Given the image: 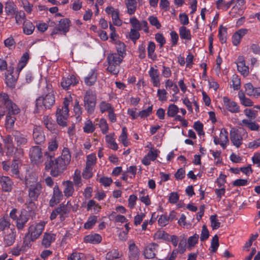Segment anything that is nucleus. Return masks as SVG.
Instances as JSON below:
<instances>
[{"mask_svg": "<svg viewBox=\"0 0 260 260\" xmlns=\"http://www.w3.org/2000/svg\"><path fill=\"white\" fill-rule=\"evenodd\" d=\"M71 154L69 149L64 147L61 154L55 159H53V164L51 166L52 170L50 174L53 177H57L66 171L71 162Z\"/></svg>", "mask_w": 260, "mask_h": 260, "instance_id": "nucleus-1", "label": "nucleus"}, {"mask_svg": "<svg viewBox=\"0 0 260 260\" xmlns=\"http://www.w3.org/2000/svg\"><path fill=\"white\" fill-rule=\"evenodd\" d=\"M0 103L5 104L7 107V115L6 116V125L7 127H12L14 124L16 118L15 115L19 112L17 106L13 103L6 93H3L0 96Z\"/></svg>", "mask_w": 260, "mask_h": 260, "instance_id": "nucleus-2", "label": "nucleus"}, {"mask_svg": "<svg viewBox=\"0 0 260 260\" xmlns=\"http://www.w3.org/2000/svg\"><path fill=\"white\" fill-rule=\"evenodd\" d=\"M58 147V143L56 137L51 138L48 142V151L44 152L45 169L48 170L51 169L53 164V159L54 158V152L57 150Z\"/></svg>", "mask_w": 260, "mask_h": 260, "instance_id": "nucleus-3", "label": "nucleus"}, {"mask_svg": "<svg viewBox=\"0 0 260 260\" xmlns=\"http://www.w3.org/2000/svg\"><path fill=\"white\" fill-rule=\"evenodd\" d=\"M70 101L64 99L63 105L61 108H58L56 113V121L58 125L65 127L67 126V119L69 117V105Z\"/></svg>", "mask_w": 260, "mask_h": 260, "instance_id": "nucleus-4", "label": "nucleus"}, {"mask_svg": "<svg viewBox=\"0 0 260 260\" xmlns=\"http://www.w3.org/2000/svg\"><path fill=\"white\" fill-rule=\"evenodd\" d=\"M55 103V97L51 92H49L45 96H40L36 100V106L38 111L43 109H50Z\"/></svg>", "mask_w": 260, "mask_h": 260, "instance_id": "nucleus-5", "label": "nucleus"}, {"mask_svg": "<svg viewBox=\"0 0 260 260\" xmlns=\"http://www.w3.org/2000/svg\"><path fill=\"white\" fill-rule=\"evenodd\" d=\"M96 101V96L94 92L91 90H87L84 96V104L85 109L88 113L93 112Z\"/></svg>", "mask_w": 260, "mask_h": 260, "instance_id": "nucleus-6", "label": "nucleus"}, {"mask_svg": "<svg viewBox=\"0 0 260 260\" xmlns=\"http://www.w3.org/2000/svg\"><path fill=\"white\" fill-rule=\"evenodd\" d=\"M29 157L33 164L37 165L42 164L44 157L41 148L37 146L32 147L29 150Z\"/></svg>", "mask_w": 260, "mask_h": 260, "instance_id": "nucleus-7", "label": "nucleus"}, {"mask_svg": "<svg viewBox=\"0 0 260 260\" xmlns=\"http://www.w3.org/2000/svg\"><path fill=\"white\" fill-rule=\"evenodd\" d=\"M45 222L44 221L38 223L35 225H31L29 228V233L30 235V239L31 241H34L37 239L42 233Z\"/></svg>", "mask_w": 260, "mask_h": 260, "instance_id": "nucleus-8", "label": "nucleus"}, {"mask_svg": "<svg viewBox=\"0 0 260 260\" xmlns=\"http://www.w3.org/2000/svg\"><path fill=\"white\" fill-rule=\"evenodd\" d=\"M13 137L17 147L25 146L28 143V136L24 132L15 131L13 133Z\"/></svg>", "mask_w": 260, "mask_h": 260, "instance_id": "nucleus-9", "label": "nucleus"}, {"mask_svg": "<svg viewBox=\"0 0 260 260\" xmlns=\"http://www.w3.org/2000/svg\"><path fill=\"white\" fill-rule=\"evenodd\" d=\"M3 240L4 244L10 246L13 244L16 239V231L13 225L9 230V231H6L3 233Z\"/></svg>", "mask_w": 260, "mask_h": 260, "instance_id": "nucleus-10", "label": "nucleus"}, {"mask_svg": "<svg viewBox=\"0 0 260 260\" xmlns=\"http://www.w3.org/2000/svg\"><path fill=\"white\" fill-rule=\"evenodd\" d=\"M29 216L25 210H22L16 219V226L18 230H22L27 222L28 221Z\"/></svg>", "mask_w": 260, "mask_h": 260, "instance_id": "nucleus-11", "label": "nucleus"}, {"mask_svg": "<svg viewBox=\"0 0 260 260\" xmlns=\"http://www.w3.org/2000/svg\"><path fill=\"white\" fill-rule=\"evenodd\" d=\"M214 142L215 144H219L223 149H224L229 141L228 138V133L225 128H222L220 131L219 138L214 137Z\"/></svg>", "mask_w": 260, "mask_h": 260, "instance_id": "nucleus-12", "label": "nucleus"}, {"mask_svg": "<svg viewBox=\"0 0 260 260\" xmlns=\"http://www.w3.org/2000/svg\"><path fill=\"white\" fill-rule=\"evenodd\" d=\"M129 22L133 27V28L139 30L143 29L145 32H148L149 29L148 23L146 21L142 20L140 21L135 17H133L130 18Z\"/></svg>", "mask_w": 260, "mask_h": 260, "instance_id": "nucleus-13", "label": "nucleus"}, {"mask_svg": "<svg viewBox=\"0 0 260 260\" xmlns=\"http://www.w3.org/2000/svg\"><path fill=\"white\" fill-rule=\"evenodd\" d=\"M230 139L233 145L237 148L242 144L243 138L238 131L235 128H232L230 131Z\"/></svg>", "mask_w": 260, "mask_h": 260, "instance_id": "nucleus-14", "label": "nucleus"}, {"mask_svg": "<svg viewBox=\"0 0 260 260\" xmlns=\"http://www.w3.org/2000/svg\"><path fill=\"white\" fill-rule=\"evenodd\" d=\"M32 137L36 143L41 144L45 141V136L42 128L35 125L33 129Z\"/></svg>", "mask_w": 260, "mask_h": 260, "instance_id": "nucleus-15", "label": "nucleus"}, {"mask_svg": "<svg viewBox=\"0 0 260 260\" xmlns=\"http://www.w3.org/2000/svg\"><path fill=\"white\" fill-rule=\"evenodd\" d=\"M3 141L5 147L6 149L7 155L12 156L15 149L12 137L11 135L6 136L3 138Z\"/></svg>", "mask_w": 260, "mask_h": 260, "instance_id": "nucleus-16", "label": "nucleus"}, {"mask_svg": "<svg viewBox=\"0 0 260 260\" xmlns=\"http://www.w3.org/2000/svg\"><path fill=\"white\" fill-rule=\"evenodd\" d=\"M223 102L226 109L232 113H238L240 112V107L238 104L227 96L223 98Z\"/></svg>", "mask_w": 260, "mask_h": 260, "instance_id": "nucleus-17", "label": "nucleus"}, {"mask_svg": "<svg viewBox=\"0 0 260 260\" xmlns=\"http://www.w3.org/2000/svg\"><path fill=\"white\" fill-rule=\"evenodd\" d=\"M29 186V197L31 200H36L41 192L42 186L41 184H30Z\"/></svg>", "mask_w": 260, "mask_h": 260, "instance_id": "nucleus-18", "label": "nucleus"}, {"mask_svg": "<svg viewBox=\"0 0 260 260\" xmlns=\"http://www.w3.org/2000/svg\"><path fill=\"white\" fill-rule=\"evenodd\" d=\"M158 247V245L154 243L148 244L145 247L144 251V255L145 258L150 259L154 258Z\"/></svg>", "mask_w": 260, "mask_h": 260, "instance_id": "nucleus-19", "label": "nucleus"}, {"mask_svg": "<svg viewBox=\"0 0 260 260\" xmlns=\"http://www.w3.org/2000/svg\"><path fill=\"white\" fill-rule=\"evenodd\" d=\"M42 121L44 125L49 131L54 133H56L57 126L51 117L48 115H44L43 117Z\"/></svg>", "mask_w": 260, "mask_h": 260, "instance_id": "nucleus-20", "label": "nucleus"}, {"mask_svg": "<svg viewBox=\"0 0 260 260\" xmlns=\"http://www.w3.org/2000/svg\"><path fill=\"white\" fill-rule=\"evenodd\" d=\"M236 63L238 71L244 77H246L249 73V70L248 67L245 64L244 58L242 56H239Z\"/></svg>", "mask_w": 260, "mask_h": 260, "instance_id": "nucleus-21", "label": "nucleus"}, {"mask_svg": "<svg viewBox=\"0 0 260 260\" xmlns=\"http://www.w3.org/2000/svg\"><path fill=\"white\" fill-rule=\"evenodd\" d=\"M62 197V192L59 189L58 185H55L53 188V193L51 200L49 201V205L53 207L57 204Z\"/></svg>", "mask_w": 260, "mask_h": 260, "instance_id": "nucleus-22", "label": "nucleus"}, {"mask_svg": "<svg viewBox=\"0 0 260 260\" xmlns=\"http://www.w3.org/2000/svg\"><path fill=\"white\" fill-rule=\"evenodd\" d=\"M78 82V80L74 75H70L68 77H63L61 81V87L67 90L70 86L75 85Z\"/></svg>", "mask_w": 260, "mask_h": 260, "instance_id": "nucleus-23", "label": "nucleus"}, {"mask_svg": "<svg viewBox=\"0 0 260 260\" xmlns=\"http://www.w3.org/2000/svg\"><path fill=\"white\" fill-rule=\"evenodd\" d=\"M149 75L153 85L155 87H159L160 83L159 73L158 70L155 69L153 67H151L149 71Z\"/></svg>", "mask_w": 260, "mask_h": 260, "instance_id": "nucleus-24", "label": "nucleus"}, {"mask_svg": "<svg viewBox=\"0 0 260 260\" xmlns=\"http://www.w3.org/2000/svg\"><path fill=\"white\" fill-rule=\"evenodd\" d=\"M128 257L129 260H138L139 257V249L133 242H130L129 244Z\"/></svg>", "mask_w": 260, "mask_h": 260, "instance_id": "nucleus-25", "label": "nucleus"}, {"mask_svg": "<svg viewBox=\"0 0 260 260\" xmlns=\"http://www.w3.org/2000/svg\"><path fill=\"white\" fill-rule=\"evenodd\" d=\"M56 235L52 233H45L42 240V245L45 248H48L55 240Z\"/></svg>", "mask_w": 260, "mask_h": 260, "instance_id": "nucleus-26", "label": "nucleus"}, {"mask_svg": "<svg viewBox=\"0 0 260 260\" xmlns=\"http://www.w3.org/2000/svg\"><path fill=\"white\" fill-rule=\"evenodd\" d=\"M246 29H240L233 35L232 43L234 46H237L240 42L241 39L247 32Z\"/></svg>", "mask_w": 260, "mask_h": 260, "instance_id": "nucleus-27", "label": "nucleus"}, {"mask_svg": "<svg viewBox=\"0 0 260 260\" xmlns=\"http://www.w3.org/2000/svg\"><path fill=\"white\" fill-rule=\"evenodd\" d=\"M0 182L4 191H10L11 190L13 182L9 177L3 176L0 180Z\"/></svg>", "mask_w": 260, "mask_h": 260, "instance_id": "nucleus-28", "label": "nucleus"}, {"mask_svg": "<svg viewBox=\"0 0 260 260\" xmlns=\"http://www.w3.org/2000/svg\"><path fill=\"white\" fill-rule=\"evenodd\" d=\"M11 226L9 218L8 217H3L0 219V232L3 233L11 230Z\"/></svg>", "mask_w": 260, "mask_h": 260, "instance_id": "nucleus-29", "label": "nucleus"}, {"mask_svg": "<svg viewBox=\"0 0 260 260\" xmlns=\"http://www.w3.org/2000/svg\"><path fill=\"white\" fill-rule=\"evenodd\" d=\"M63 184L64 186V189L63 190L64 196L67 198L71 197L74 192V188L73 182L71 181L68 180L64 181L63 183Z\"/></svg>", "mask_w": 260, "mask_h": 260, "instance_id": "nucleus-30", "label": "nucleus"}, {"mask_svg": "<svg viewBox=\"0 0 260 260\" xmlns=\"http://www.w3.org/2000/svg\"><path fill=\"white\" fill-rule=\"evenodd\" d=\"M101 240V236L96 234L88 235L84 238V241L85 243H89L93 244L100 243Z\"/></svg>", "mask_w": 260, "mask_h": 260, "instance_id": "nucleus-31", "label": "nucleus"}, {"mask_svg": "<svg viewBox=\"0 0 260 260\" xmlns=\"http://www.w3.org/2000/svg\"><path fill=\"white\" fill-rule=\"evenodd\" d=\"M70 23L71 21L68 18L61 19L59 21L58 29H60V31H61L64 35L69 30Z\"/></svg>", "mask_w": 260, "mask_h": 260, "instance_id": "nucleus-32", "label": "nucleus"}, {"mask_svg": "<svg viewBox=\"0 0 260 260\" xmlns=\"http://www.w3.org/2000/svg\"><path fill=\"white\" fill-rule=\"evenodd\" d=\"M240 125L246 126L251 131H257L259 129V126L255 121H252L251 120L243 119L239 123Z\"/></svg>", "mask_w": 260, "mask_h": 260, "instance_id": "nucleus-33", "label": "nucleus"}, {"mask_svg": "<svg viewBox=\"0 0 260 260\" xmlns=\"http://www.w3.org/2000/svg\"><path fill=\"white\" fill-rule=\"evenodd\" d=\"M122 58L116 53H112L108 56L107 60L109 64H114L119 66L122 60Z\"/></svg>", "mask_w": 260, "mask_h": 260, "instance_id": "nucleus-34", "label": "nucleus"}, {"mask_svg": "<svg viewBox=\"0 0 260 260\" xmlns=\"http://www.w3.org/2000/svg\"><path fill=\"white\" fill-rule=\"evenodd\" d=\"M238 95L242 105L245 107H250L253 105V102L250 99L246 98L242 91H239Z\"/></svg>", "mask_w": 260, "mask_h": 260, "instance_id": "nucleus-35", "label": "nucleus"}, {"mask_svg": "<svg viewBox=\"0 0 260 260\" xmlns=\"http://www.w3.org/2000/svg\"><path fill=\"white\" fill-rule=\"evenodd\" d=\"M179 32L181 39L187 40H190L191 39L190 31L185 26H182L180 27Z\"/></svg>", "mask_w": 260, "mask_h": 260, "instance_id": "nucleus-36", "label": "nucleus"}, {"mask_svg": "<svg viewBox=\"0 0 260 260\" xmlns=\"http://www.w3.org/2000/svg\"><path fill=\"white\" fill-rule=\"evenodd\" d=\"M125 4L127 8L128 14L132 15L135 13L137 8V2L135 0H125Z\"/></svg>", "mask_w": 260, "mask_h": 260, "instance_id": "nucleus-37", "label": "nucleus"}, {"mask_svg": "<svg viewBox=\"0 0 260 260\" xmlns=\"http://www.w3.org/2000/svg\"><path fill=\"white\" fill-rule=\"evenodd\" d=\"M96 80V74L95 71L91 70L84 79L85 84L88 86L92 85Z\"/></svg>", "mask_w": 260, "mask_h": 260, "instance_id": "nucleus-38", "label": "nucleus"}, {"mask_svg": "<svg viewBox=\"0 0 260 260\" xmlns=\"http://www.w3.org/2000/svg\"><path fill=\"white\" fill-rule=\"evenodd\" d=\"M5 11L7 15H13L17 12V7L13 2L9 1L5 4Z\"/></svg>", "mask_w": 260, "mask_h": 260, "instance_id": "nucleus-39", "label": "nucleus"}, {"mask_svg": "<svg viewBox=\"0 0 260 260\" xmlns=\"http://www.w3.org/2000/svg\"><path fill=\"white\" fill-rule=\"evenodd\" d=\"M15 14V21L18 25L22 23L24 24L26 22L25 14L23 11H17Z\"/></svg>", "mask_w": 260, "mask_h": 260, "instance_id": "nucleus-40", "label": "nucleus"}, {"mask_svg": "<svg viewBox=\"0 0 260 260\" xmlns=\"http://www.w3.org/2000/svg\"><path fill=\"white\" fill-rule=\"evenodd\" d=\"M5 80L7 85L11 88H14L16 83L17 78L14 77L12 74L6 73Z\"/></svg>", "mask_w": 260, "mask_h": 260, "instance_id": "nucleus-41", "label": "nucleus"}, {"mask_svg": "<svg viewBox=\"0 0 260 260\" xmlns=\"http://www.w3.org/2000/svg\"><path fill=\"white\" fill-rule=\"evenodd\" d=\"M179 111V109L176 105L171 104L170 105L168 108L167 114L168 117H174L177 115Z\"/></svg>", "mask_w": 260, "mask_h": 260, "instance_id": "nucleus-42", "label": "nucleus"}, {"mask_svg": "<svg viewBox=\"0 0 260 260\" xmlns=\"http://www.w3.org/2000/svg\"><path fill=\"white\" fill-rule=\"evenodd\" d=\"M71 207V204L70 202H68L66 205L62 204H60L59 206L56 208V209L57 210L59 214L62 215L69 212Z\"/></svg>", "mask_w": 260, "mask_h": 260, "instance_id": "nucleus-43", "label": "nucleus"}, {"mask_svg": "<svg viewBox=\"0 0 260 260\" xmlns=\"http://www.w3.org/2000/svg\"><path fill=\"white\" fill-rule=\"evenodd\" d=\"M116 48L118 53V54L123 57L124 55L125 54V46L124 44L119 41H117L116 42Z\"/></svg>", "mask_w": 260, "mask_h": 260, "instance_id": "nucleus-44", "label": "nucleus"}, {"mask_svg": "<svg viewBox=\"0 0 260 260\" xmlns=\"http://www.w3.org/2000/svg\"><path fill=\"white\" fill-rule=\"evenodd\" d=\"M199 235L195 234L192 236L189 237L187 240V248L191 249L194 247L195 245L198 243L199 240Z\"/></svg>", "mask_w": 260, "mask_h": 260, "instance_id": "nucleus-45", "label": "nucleus"}, {"mask_svg": "<svg viewBox=\"0 0 260 260\" xmlns=\"http://www.w3.org/2000/svg\"><path fill=\"white\" fill-rule=\"evenodd\" d=\"M19 160L14 159L13 163L11 166V173L12 175L15 176L16 177H18L19 170H18V164Z\"/></svg>", "mask_w": 260, "mask_h": 260, "instance_id": "nucleus-46", "label": "nucleus"}, {"mask_svg": "<svg viewBox=\"0 0 260 260\" xmlns=\"http://www.w3.org/2000/svg\"><path fill=\"white\" fill-rule=\"evenodd\" d=\"M126 127L124 126L122 129V133L119 137V140L121 142L123 145L126 147L129 145V142L127 140V133H126Z\"/></svg>", "mask_w": 260, "mask_h": 260, "instance_id": "nucleus-47", "label": "nucleus"}, {"mask_svg": "<svg viewBox=\"0 0 260 260\" xmlns=\"http://www.w3.org/2000/svg\"><path fill=\"white\" fill-rule=\"evenodd\" d=\"M23 25V31L25 34L29 35L33 32L35 26L31 22L26 21Z\"/></svg>", "mask_w": 260, "mask_h": 260, "instance_id": "nucleus-48", "label": "nucleus"}, {"mask_svg": "<svg viewBox=\"0 0 260 260\" xmlns=\"http://www.w3.org/2000/svg\"><path fill=\"white\" fill-rule=\"evenodd\" d=\"M73 181L76 187L78 188L82 185L80 171L79 170H76L75 171L73 176Z\"/></svg>", "mask_w": 260, "mask_h": 260, "instance_id": "nucleus-49", "label": "nucleus"}, {"mask_svg": "<svg viewBox=\"0 0 260 260\" xmlns=\"http://www.w3.org/2000/svg\"><path fill=\"white\" fill-rule=\"evenodd\" d=\"M106 142L109 144V147L114 150L118 149V145L115 142L114 137L110 135H107L106 137Z\"/></svg>", "mask_w": 260, "mask_h": 260, "instance_id": "nucleus-50", "label": "nucleus"}, {"mask_svg": "<svg viewBox=\"0 0 260 260\" xmlns=\"http://www.w3.org/2000/svg\"><path fill=\"white\" fill-rule=\"evenodd\" d=\"M100 109L102 113H104L106 111L109 112V111L112 110L114 108L110 103L105 101H102L100 104Z\"/></svg>", "mask_w": 260, "mask_h": 260, "instance_id": "nucleus-51", "label": "nucleus"}, {"mask_svg": "<svg viewBox=\"0 0 260 260\" xmlns=\"http://www.w3.org/2000/svg\"><path fill=\"white\" fill-rule=\"evenodd\" d=\"M218 36L221 43H224L226 40V28L224 27L220 26L219 29Z\"/></svg>", "mask_w": 260, "mask_h": 260, "instance_id": "nucleus-52", "label": "nucleus"}, {"mask_svg": "<svg viewBox=\"0 0 260 260\" xmlns=\"http://www.w3.org/2000/svg\"><path fill=\"white\" fill-rule=\"evenodd\" d=\"M211 221V226L213 230H216L220 226V223L217 218L216 215H212L210 217Z\"/></svg>", "mask_w": 260, "mask_h": 260, "instance_id": "nucleus-53", "label": "nucleus"}, {"mask_svg": "<svg viewBox=\"0 0 260 260\" xmlns=\"http://www.w3.org/2000/svg\"><path fill=\"white\" fill-rule=\"evenodd\" d=\"M97 217L95 216H92L88 218L87 221L85 223L84 228L85 229H91L96 223Z\"/></svg>", "mask_w": 260, "mask_h": 260, "instance_id": "nucleus-54", "label": "nucleus"}, {"mask_svg": "<svg viewBox=\"0 0 260 260\" xmlns=\"http://www.w3.org/2000/svg\"><path fill=\"white\" fill-rule=\"evenodd\" d=\"M120 257V254L116 249H113L108 252L106 255V258L108 260H113Z\"/></svg>", "mask_w": 260, "mask_h": 260, "instance_id": "nucleus-55", "label": "nucleus"}, {"mask_svg": "<svg viewBox=\"0 0 260 260\" xmlns=\"http://www.w3.org/2000/svg\"><path fill=\"white\" fill-rule=\"evenodd\" d=\"M94 129L95 127L92 124V121L90 120L86 121L83 127L84 132L86 133H91L93 132Z\"/></svg>", "mask_w": 260, "mask_h": 260, "instance_id": "nucleus-56", "label": "nucleus"}, {"mask_svg": "<svg viewBox=\"0 0 260 260\" xmlns=\"http://www.w3.org/2000/svg\"><path fill=\"white\" fill-rule=\"evenodd\" d=\"M219 246L218 237L217 235H215L212 238L211 242V248L212 249L211 251L215 252L218 249Z\"/></svg>", "mask_w": 260, "mask_h": 260, "instance_id": "nucleus-57", "label": "nucleus"}, {"mask_svg": "<svg viewBox=\"0 0 260 260\" xmlns=\"http://www.w3.org/2000/svg\"><path fill=\"white\" fill-rule=\"evenodd\" d=\"M68 259L69 260H86V257L82 253L73 252Z\"/></svg>", "mask_w": 260, "mask_h": 260, "instance_id": "nucleus-58", "label": "nucleus"}, {"mask_svg": "<svg viewBox=\"0 0 260 260\" xmlns=\"http://www.w3.org/2000/svg\"><path fill=\"white\" fill-rule=\"evenodd\" d=\"M24 154L23 149L20 146L17 147L16 148L15 147L14 151L13 152V154L14 158L19 160V159L22 157Z\"/></svg>", "mask_w": 260, "mask_h": 260, "instance_id": "nucleus-59", "label": "nucleus"}, {"mask_svg": "<svg viewBox=\"0 0 260 260\" xmlns=\"http://www.w3.org/2000/svg\"><path fill=\"white\" fill-rule=\"evenodd\" d=\"M37 177L35 174H32L28 177H26L25 179L26 185L28 186L30 184L39 183L37 182Z\"/></svg>", "mask_w": 260, "mask_h": 260, "instance_id": "nucleus-60", "label": "nucleus"}, {"mask_svg": "<svg viewBox=\"0 0 260 260\" xmlns=\"http://www.w3.org/2000/svg\"><path fill=\"white\" fill-rule=\"evenodd\" d=\"M95 162L96 157L94 154H90L87 156L86 166L92 168V166L95 164Z\"/></svg>", "mask_w": 260, "mask_h": 260, "instance_id": "nucleus-61", "label": "nucleus"}, {"mask_svg": "<svg viewBox=\"0 0 260 260\" xmlns=\"http://www.w3.org/2000/svg\"><path fill=\"white\" fill-rule=\"evenodd\" d=\"M245 115L249 119V120L254 119L256 117V111L251 109H245L244 111Z\"/></svg>", "mask_w": 260, "mask_h": 260, "instance_id": "nucleus-62", "label": "nucleus"}, {"mask_svg": "<svg viewBox=\"0 0 260 260\" xmlns=\"http://www.w3.org/2000/svg\"><path fill=\"white\" fill-rule=\"evenodd\" d=\"M139 30L132 28L129 32V38L134 42H136L140 38Z\"/></svg>", "mask_w": 260, "mask_h": 260, "instance_id": "nucleus-63", "label": "nucleus"}, {"mask_svg": "<svg viewBox=\"0 0 260 260\" xmlns=\"http://www.w3.org/2000/svg\"><path fill=\"white\" fill-rule=\"evenodd\" d=\"M99 126L103 134H106L108 131V125L106 119H101L99 122Z\"/></svg>", "mask_w": 260, "mask_h": 260, "instance_id": "nucleus-64", "label": "nucleus"}]
</instances>
